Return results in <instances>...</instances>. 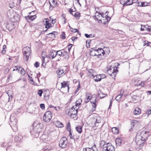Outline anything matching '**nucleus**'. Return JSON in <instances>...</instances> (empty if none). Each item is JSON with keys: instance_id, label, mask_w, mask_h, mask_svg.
I'll use <instances>...</instances> for the list:
<instances>
[{"instance_id": "f257e3e1", "label": "nucleus", "mask_w": 151, "mask_h": 151, "mask_svg": "<svg viewBox=\"0 0 151 151\" xmlns=\"http://www.w3.org/2000/svg\"><path fill=\"white\" fill-rule=\"evenodd\" d=\"M89 125L94 129L101 128L103 124L101 123V118L97 114H91L90 116Z\"/></svg>"}, {"instance_id": "f03ea898", "label": "nucleus", "mask_w": 151, "mask_h": 151, "mask_svg": "<svg viewBox=\"0 0 151 151\" xmlns=\"http://www.w3.org/2000/svg\"><path fill=\"white\" fill-rule=\"evenodd\" d=\"M32 125V129L31 130L30 133L32 135H35V136L37 137L39 135V134L43 131V127L42 124L40 122H39L35 126L34 123Z\"/></svg>"}, {"instance_id": "7ed1b4c3", "label": "nucleus", "mask_w": 151, "mask_h": 151, "mask_svg": "<svg viewBox=\"0 0 151 151\" xmlns=\"http://www.w3.org/2000/svg\"><path fill=\"white\" fill-rule=\"evenodd\" d=\"M92 99V101H91L92 104L93 109L92 110H95L97 105L96 98V97L92 98L91 93H86V97L85 100V102L87 103Z\"/></svg>"}, {"instance_id": "20e7f679", "label": "nucleus", "mask_w": 151, "mask_h": 151, "mask_svg": "<svg viewBox=\"0 0 151 151\" xmlns=\"http://www.w3.org/2000/svg\"><path fill=\"white\" fill-rule=\"evenodd\" d=\"M10 122L9 124L11 127L12 129L15 132L17 131V121L13 116H11L10 117Z\"/></svg>"}, {"instance_id": "39448f33", "label": "nucleus", "mask_w": 151, "mask_h": 151, "mask_svg": "<svg viewBox=\"0 0 151 151\" xmlns=\"http://www.w3.org/2000/svg\"><path fill=\"white\" fill-rule=\"evenodd\" d=\"M115 69L114 67L111 66L109 67V68L107 70V72L112 76L113 78L114 77H115L116 74V73L118 71V70L116 69V68L115 67Z\"/></svg>"}, {"instance_id": "423d86ee", "label": "nucleus", "mask_w": 151, "mask_h": 151, "mask_svg": "<svg viewBox=\"0 0 151 151\" xmlns=\"http://www.w3.org/2000/svg\"><path fill=\"white\" fill-rule=\"evenodd\" d=\"M107 13V12H106L105 14L103 13H99V14L100 15L101 17L103 18V19H101V20H102L101 23L105 24L109 22L111 19V18L108 16L107 14H106Z\"/></svg>"}, {"instance_id": "0eeeda50", "label": "nucleus", "mask_w": 151, "mask_h": 151, "mask_svg": "<svg viewBox=\"0 0 151 151\" xmlns=\"http://www.w3.org/2000/svg\"><path fill=\"white\" fill-rule=\"evenodd\" d=\"M68 140L66 137H62L59 141V145L62 148H65L67 147Z\"/></svg>"}, {"instance_id": "6e6552de", "label": "nucleus", "mask_w": 151, "mask_h": 151, "mask_svg": "<svg viewBox=\"0 0 151 151\" xmlns=\"http://www.w3.org/2000/svg\"><path fill=\"white\" fill-rule=\"evenodd\" d=\"M104 147L103 151H115L114 147L111 143H106V145H105L103 147Z\"/></svg>"}, {"instance_id": "1a4fd4ad", "label": "nucleus", "mask_w": 151, "mask_h": 151, "mask_svg": "<svg viewBox=\"0 0 151 151\" xmlns=\"http://www.w3.org/2000/svg\"><path fill=\"white\" fill-rule=\"evenodd\" d=\"M52 113L50 111H47L43 116V120L46 122H49L51 120L52 116Z\"/></svg>"}, {"instance_id": "9d476101", "label": "nucleus", "mask_w": 151, "mask_h": 151, "mask_svg": "<svg viewBox=\"0 0 151 151\" xmlns=\"http://www.w3.org/2000/svg\"><path fill=\"white\" fill-rule=\"evenodd\" d=\"M65 73V70L60 69H58L56 72L57 76L59 78L64 76Z\"/></svg>"}, {"instance_id": "9b49d317", "label": "nucleus", "mask_w": 151, "mask_h": 151, "mask_svg": "<svg viewBox=\"0 0 151 151\" xmlns=\"http://www.w3.org/2000/svg\"><path fill=\"white\" fill-rule=\"evenodd\" d=\"M142 137L140 135H137L135 137V141L137 144L138 145H140L142 143Z\"/></svg>"}, {"instance_id": "f8f14e48", "label": "nucleus", "mask_w": 151, "mask_h": 151, "mask_svg": "<svg viewBox=\"0 0 151 151\" xmlns=\"http://www.w3.org/2000/svg\"><path fill=\"white\" fill-rule=\"evenodd\" d=\"M56 51H55L53 50H50L48 55L49 58L51 60L53 59L56 56Z\"/></svg>"}, {"instance_id": "ddd939ff", "label": "nucleus", "mask_w": 151, "mask_h": 151, "mask_svg": "<svg viewBox=\"0 0 151 151\" xmlns=\"http://www.w3.org/2000/svg\"><path fill=\"white\" fill-rule=\"evenodd\" d=\"M50 92L48 90H46L43 92L44 98L46 100H47L49 99Z\"/></svg>"}, {"instance_id": "4468645a", "label": "nucleus", "mask_w": 151, "mask_h": 151, "mask_svg": "<svg viewBox=\"0 0 151 151\" xmlns=\"http://www.w3.org/2000/svg\"><path fill=\"white\" fill-rule=\"evenodd\" d=\"M36 17V16L34 15H31L30 16L28 15L26 17V18L27 21L30 22L33 21Z\"/></svg>"}, {"instance_id": "2eb2a0df", "label": "nucleus", "mask_w": 151, "mask_h": 151, "mask_svg": "<svg viewBox=\"0 0 151 151\" xmlns=\"http://www.w3.org/2000/svg\"><path fill=\"white\" fill-rule=\"evenodd\" d=\"M28 52L27 53L24 54L23 53L24 60L25 61H27L29 58V57L31 53H29V52Z\"/></svg>"}, {"instance_id": "dca6fc26", "label": "nucleus", "mask_w": 151, "mask_h": 151, "mask_svg": "<svg viewBox=\"0 0 151 151\" xmlns=\"http://www.w3.org/2000/svg\"><path fill=\"white\" fill-rule=\"evenodd\" d=\"M141 112L140 109L139 108H136L133 111V114L135 115H139Z\"/></svg>"}, {"instance_id": "f3484780", "label": "nucleus", "mask_w": 151, "mask_h": 151, "mask_svg": "<svg viewBox=\"0 0 151 151\" xmlns=\"http://www.w3.org/2000/svg\"><path fill=\"white\" fill-rule=\"evenodd\" d=\"M24 51L23 53L26 54L28 53V52H29V53H31V50L30 48L28 47H24L23 48Z\"/></svg>"}, {"instance_id": "a211bd4d", "label": "nucleus", "mask_w": 151, "mask_h": 151, "mask_svg": "<svg viewBox=\"0 0 151 151\" xmlns=\"http://www.w3.org/2000/svg\"><path fill=\"white\" fill-rule=\"evenodd\" d=\"M139 82L138 80L136 78H134L133 79L132 81V82L134 85H142V82L140 83H137Z\"/></svg>"}, {"instance_id": "6ab92c4d", "label": "nucleus", "mask_w": 151, "mask_h": 151, "mask_svg": "<svg viewBox=\"0 0 151 151\" xmlns=\"http://www.w3.org/2000/svg\"><path fill=\"white\" fill-rule=\"evenodd\" d=\"M46 20L45 21V28H49L51 27V24L50 22H49V19L46 18L45 19Z\"/></svg>"}, {"instance_id": "aec40b11", "label": "nucleus", "mask_w": 151, "mask_h": 151, "mask_svg": "<svg viewBox=\"0 0 151 151\" xmlns=\"http://www.w3.org/2000/svg\"><path fill=\"white\" fill-rule=\"evenodd\" d=\"M63 56H64V58L66 60H67L69 58V54L66 51H64L63 52Z\"/></svg>"}, {"instance_id": "412c9836", "label": "nucleus", "mask_w": 151, "mask_h": 151, "mask_svg": "<svg viewBox=\"0 0 151 151\" xmlns=\"http://www.w3.org/2000/svg\"><path fill=\"white\" fill-rule=\"evenodd\" d=\"M76 129L79 134H81L82 133V126H78L76 127Z\"/></svg>"}, {"instance_id": "4be33fe9", "label": "nucleus", "mask_w": 151, "mask_h": 151, "mask_svg": "<svg viewBox=\"0 0 151 151\" xmlns=\"http://www.w3.org/2000/svg\"><path fill=\"white\" fill-rule=\"evenodd\" d=\"M88 72L90 74L91 76L93 77L95 76L96 74V72L92 69H89L88 70Z\"/></svg>"}, {"instance_id": "5701e85b", "label": "nucleus", "mask_w": 151, "mask_h": 151, "mask_svg": "<svg viewBox=\"0 0 151 151\" xmlns=\"http://www.w3.org/2000/svg\"><path fill=\"white\" fill-rule=\"evenodd\" d=\"M95 48H92L90 50V54L91 56H96L95 53Z\"/></svg>"}, {"instance_id": "b1692460", "label": "nucleus", "mask_w": 151, "mask_h": 151, "mask_svg": "<svg viewBox=\"0 0 151 151\" xmlns=\"http://www.w3.org/2000/svg\"><path fill=\"white\" fill-rule=\"evenodd\" d=\"M98 53L99 54V56L101 55V54H102L103 55H104V54L105 53V52L101 48H99L98 49Z\"/></svg>"}, {"instance_id": "393cba45", "label": "nucleus", "mask_w": 151, "mask_h": 151, "mask_svg": "<svg viewBox=\"0 0 151 151\" xmlns=\"http://www.w3.org/2000/svg\"><path fill=\"white\" fill-rule=\"evenodd\" d=\"M55 125L58 127L61 128L63 127V125L62 123L59 121L56 122Z\"/></svg>"}, {"instance_id": "a878e982", "label": "nucleus", "mask_w": 151, "mask_h": 151, "mask_svg": "<svg viewBox=\"0 0 151 151\" xmlns=\"http://www.w3.org/2000/svg\"><path fill=\"white\" fill-rule=\"evenodd\" d=\"M97 77L99 78L98 80H101V79L104 78L106 77V76L104 74H101L97 75Z\"/></svg>"}, {"instance_id": "bb28decb", "label": "nucleus", "mask_w": 151, "mask_h": 151, "mask_svg": "<svg viewBox=\"0 0 151 151\" xmlns=\"http://www.w3.org/2000/svg\"><path fill=\"white\" fill-rule=\"evenodd\" d=\"M112 132L115 134H117L118 133L119 130L116 127H113L112 128Z\"/></svg>"}, {"instance_id": "cd10ccee", "label": "nucleus", "mask_w": 151, "mask_h": 151, "mask_svg": "<svg viewBox=\"0 0 151 151\" xmlns=\"http://www.w3.org/2000/svg\"><path fill=\"white\" fill-rule=\"evenodd\" d=\"M122 140L120 138H116L115 140V142L116 145L120 146Z\"/></svg>"}, {"instance_id": "c85d7f7f", "label": "nucleus", "mask_w": 151, "mask_h": 151, "mask_svg": "<svg viewBox=\"0 0 151 151\" xmlns=\"http://www.w3.org/2000/svg\"><path fill=\"white\" fill-rule=\"evenodd\" d=\"M78 111V109H76V111H74V113L73 114H70V117L73 118H76V114L77 113Z\"/></svg>"}, {"instance_id": "c756f323", "label": "nucleus", "mask_w": 151, "mask_h": 151, "mask_svg": "<svg viewBox=\"0 0 151 151\" xmlns=\"http://www.w3.org/2000/svg\"><path fill=\"white\" fill-rule=\"evenodd\" d=\"M106 142L104 140H102L101 141L100 143V145L101 147L102 150L103 149L104 147H103L105 145H106Z\"/></svg>"}, {"instance_id": "7c9ffc66", "label": "nucleus", "mask_w": 151, "mask_h": 151, "mask_svg": "<svg viewBox=\"0 0 151 151\" xmlns=\"http://www.w3.org/2000/svg\"><path fill=\"white\" fill-rule=\"evenodd\" d=\"M57 34V33L55 31H54L53 32L47 34V35H51L52 37H55V35H56Z\"/></svg>"}, {"instance_id": "2f4dec72", "label": "nucleus", "mask_w": 151, "mask_h": 151, "mask_svg": "<svg viewBox=\"0 0 151 151\" xmlns=\"http://www.w3.org/2000/svg\"><path fill=\"white\" fill-rule=\"evenodd\" d=\"M146 45L147 46H150L151 47V43L146 40L144 41L143 46Z\"/></svg>"}, {"instance_id": "473e14b6", "label": "nucleus", "mask_w": 151, "mask_h": 151, "mask_svg": "<svg viewBox=\"0 0 151 151\" xmlns=\"http://www.w3.org/2000/svg\"><path fill=\"white\" fill-rule=\"evenodd\" d=\"M82 99H78L76 102V106H79L81 105V103H82Z\"/></svg>"}, {"instance_id": "72a5a7b5", "label": "nucleus", "mask_w": 151, "mask_h": 151, "mask_svg": "<svg viewBox=\"0 0 151 151\" xmlns=\"http://www.w3.org/2000/svg\"><path fill=\"white\" fill-rule=\"evenodd\" d=\"M56 56H61L63 55V52L61 50H58L56 52Z\"/></svg>"}, {"instance_id": "f704fd0d", "label": "nucleus", "mask_w": 151, "mask_h": 151, "mask_svg": "<svg viewBox=\"0 0 151 151\" xmlns=\"http://www.w3.org/2000/svg\"><path fill=\"white\" fill-rule=\"evenodd\" d=\"M20 70H19V73L22 74V75H24L25 73V72L24 70V69L22 67L20 68Z\"/></svg>"}, {"instance_id": "c9c22d12", "label": "nucleus", "mask_w": 151, "mask_h": 151, "mask_svg": "<svg viewBox=\"0 0 151 151\" xmlns=\"http://www.w3.org/2000/svg\"><path fill=\"white\" fill-rule=\"evenodd\" d=\"M74 16L77 19H78L80 17V14L79 13L76 12Z\"/></svg>"}, {"instance_id": "e433bc0d", "label": "nucleus", "mask_w": 151, "mask_h": 151, "mask_svg": "<svg viewBox=\"0 0 151 151\" xmlns=\"http://www.w3.org/2000/svg\"><path fill=\"white\" fill-rule=\"evenodd\" d=\"M100 15H95L94 16V17H95V19H96V20H99V21H101V22H102V20H101V19H100Z\"/></svg>"}, {"instance_id": "4c0bfd02", "label": "nucleus", "mask_w": 151, "mask_h": 151, "mask_svg": "<svg viewBox=\"0 0 151 151\" xmlns=\"http://www.w3.org/2000/svg\"><path fill=\"white\" fill-rule=\"evenodd\" d=\"M75 108H74V107H72L70 109L69 111V113H70V114H73L74 113V111H76V110H75Z\"/></svg>"}, {"instance_id": "58836bf2", "label": "nucleus", "mask_w": 151, "mask_h": 151, "mask_svg": "<svg viewBox=\"0 0 151 151\" xmlns=\"http://www.w3.org/2000/svg\"><path fill=\"white\" fill-rule=\"evenodd\" d=\"M122 97L121 95L119 94L116 97L115 99L117 101H120L121 100Z\"/></svg>"}, {"instance_id": "ea45409f", "label": "nucleus", "mask_w": 151, "mask_h": 151, "mask_svg": "<svg viewBox=\"0 0 151 151\" xmlns=\"http://www.w3.org/2000/svg\"><path fill=\"white\" fill-rule=\"evenodd\" d=\"M73 83L77 85H80V81L78 80L74 79L73 80Z\"/></svg>"}, {"instance_id": "a19ab883", "label": "nucleus", "mask_w": 151, "mask_h": 151, "mask_svg": "<svg viewBox=\"0 0 151 151\" xmlns=\"http://www.w3.org/2000/svg\"><path fill=\"white\" fill-rule=\"evenodd\" d=\"M65 37V32H62L60 38L63 39H64Z\"/></svg>"}, {"instance_id": "79ce46f5", "label": "nucleus", "mask_w": 151, "mask_h": 151, "mask_svg": "<svg viewBox=\"0 0 151 151\" xmlns=\"http://www.w3.org/2000/svg\"><path fill=\"white\" fill-rule=\"evenodd\" d=\"M70 122H68L67 125V127L66 129L68 131L70 130L71 129L70 128Z\"/></svg>"}, {"instance_id": "37998d69", "label": "nucleus", "mask_w": 151, "mask_h": 151, "mask_svg": "<svg viewBox=\"0 0 151 151\" xmlns=\"http://www.w3.org/2000/svg\"><path fill=\"white\" fill-rule=\"evenodd\" d=\"M61 85H69L70 83L69 81H67V82L64 81L61 83Z\"/></svg>"}, {"instance_id": "c03bdc74", "label": "nucleus", "mask_w": 151, "mask_h": 151, "mask_svg": "<svg viewBox=\"0 0 151 151\" xmlns=\"http://www.w3.org/2000/svg\"><path fill=\"white\" fill-rule=\"evenodd\" d=\"M21 67L19 66H15L14 67V69L13 70V71H14V70H18V72H19V70H20V69Z\"/></svg>"}, {"instance_id": "a18cd8bd", "label": "nucleus", "mask_w": 151, "mask_h": 151, "mask_svg": "<svg viewBox=\"0 0 151 151\" xmlns=\"http://www.w3.org/2000/svg\"><path fill=\"white\" fill-rule=\"evenodd\" d=\"M93 77V78L95 81L98 82V81H101L98 80L99 79V78H98L97 77V75H96L95 76H94Z\"/></svg>"}, {"instance_id": "49530a36", "label": "nucleus", "mask_w": 151, "mask_h": 151, "mask_svg": "<svg viewBox=\"0 0 151 151\" xmlns=\"http://www.w3.org/2000/svg\"><path fill=\"white\" fill-rule=\"evenodd\" d=\"M130 0H127L126 2H125L123 4V6H124L126 5H131V4H128V3L129 2Z\"/></svg>"}, {"instance_id": "de8ad7c7", "label": "nucleus", "mask_w": 151, "mask_h": 151, "mask_svg": "<svg viewBox=\"0 0 151 151\" xmlns=\"http://www.w3.org/2000/svg\"><path fill=\"white\" fill-rule=\"evenodd\" d=\"M6 48V46L4 45L3 46V50H2V53L3 54H4L5 53V49Z\"/></svg>"}, {"instance_id": "09e8293b", "label": "nucleus", "mask_w": 151, "mask_h": 151, "mask_svg": "<svg viewBox=\"0 0 151 151\" xmlns=\"http://www.w3.org/2000/svg\"><path fill=\"white\" fill-rule=\"evenodd\" d=\"M91 149L93 150V151H98V150L96 147V145L95 144H94L93 146L91 147Z\"/></svg>"}, {"instance_id": "8fccbe9b", "label": "nucleus", "mask_w": 151, "mask_h": 151, "mask_svg": "<svg viewBox=\"0 0 151 151\" xmlns=\"http://www.w3.org/2000/svg\"><path fill=\"white\" fill-rule=\"evenodd\" d=\"M146 113L148 115H149L151 114V108H150V107L149 109L147 111Z\"/></svg>"}, {"instance_id": "3c124183", "label": "nucleus", "mask_w": 151, "mask_h": 151, "mask_svg": "<svg viewBox=\"0 0 151 151\" xmlns=\"http://www.w3.org/2000/svg\"><path fill=\"white\" fill-rule=\"evenodd\" d=\"M42 90H39L38 91V94L40 96H41L42 95Z\"/></svg>"}, {"instance_id": "603ef678", "label": "nucleus", "mask_w": 151, "mask_h": 151, "mask_svg": "<svg viewBox=\"0 0 151 151\" xmlns=\"http://www.w3.org/2000/svg\"><path fill=\"white\" fill-rule=\"evenodd\" d=\"M147 3L146 2H141V6H147Z\"/></svg>"}, {"instance_id": "864d4df0", "label": "nucleus", "mask_w": 151, "mask_h": 151, "mask_svg": "<svg viewBox=\"0 0 151 151\" xmlns=\"http://www.w3.org/2000/svg\"><path fill=\"white\" fill-rule=\"evenodd\" d=\"M81 89V86H78L77 88L76 91L75 92V93L76 94Z\"/></svg>"}, {"instance_id": "5fc2aeb1", "label": "nucleus", "mask_w": 151, "mask_h": 151, "mask_svg": "<svg viewBox=\"0 0 151 151\" xmlns=\"http://www.w3.org/2000/svg\"><path fill=\"white\" fill-rule=\"evenodd\" d=\"M40 106L41 109H44L45 108V104H40Z\"/></svg>"}, {"instance_id": "6e6d98bb", "label": "nucleus", "mask_w": 151, "mask_h": 151, "mask_svg": "<svg viewBox=\"0 0 151 151\" xmlns=\"http://www.w3.org/2000/svg\"><path fill=\"white\" fill-rule=\"evenodd\" d=\"M69 86H61V89H62L63 88H67L68 90L69 89Z\"/></svg>"}, {"instance_id": "4d7b16f0", "label": "nucleus", "mask_w": 151, "mask_h": 151, "mask_svg": "<svg viewBox=\"0 0 151 151\" xmlns=\"http://www.w3.org/2000/svg\"><path fill=\"white\" fill-rule=\"evenodd\" d=\"M91 148H85L83 149V151H91Z\"/></svg>"}, {"instance_id": "13d9d810", "label": "nucleus", "mask_w": 151, "mask_h": 151, "mask_svg": "<svg viewBox=\"0 0 151 151\" xmlns=\"http://www.w3.org/2000/svg\"><path fill=\"white\" fill-rule=\"evenodd\" d=\"M106 94H104V93H102L101 94L100 96V98L101 99L104 98V97L106 96Z\"/></svg>"}, {"instance_id": "bf43d9fd", "label": "nucleus", "mask_w": 151, "mask_h": 151, "mask_svg": "<svg viewBox=\"0 0 151 151\" xmlns=\"http://www.w3.org/2000/svg\"><path fill=\"white\" fill-rule=\"evenodd\" d=\"M72 45L71 44H69L68 45V51H70V50L71 47H72Z\"/></svg>"}, {"instance_id": "052dcab7", "label": "nucleus", "mask_w": 151, "mask_h": 151, "mask_svg": "<svg viewBox=\"0 0 151 151\" xmlns=\"http://www.w3.org/2000/svg\"><path fill=\"white\" fill-rule=\"evenodd\" d=\"M34 65H35V66L36 68H37L39 66V63L38 62H36L34 64Z\"/></svg>"}, {"instance_id": "680f3d73", "label": "nucleus", "mask_w": 151, "mask_h": 151, "mask_svg": "<svg viewBox=\"0 0 151 151\" xmlns=\"http://www.w3.org/2000/svg\"><path fill=\"white\" fill-rule=\"evenodd\" d=\"M95 53L96 54V55H98V57H99V54L98 53L97 49L96 50L95 48Z\"/></svg>"}, {"instance_id": "e2e57ef3", "label": "nucleus", "mask_w": 151, "mask_h": 151, "mask_svg": "<svg viewBox=\"0 0 151 151\" xmlns=\"http://www.w3.org/2000/svg\"><path fill=\"white\" fill-rule=\"evenodd\" d=\"M145 30H147L148 32H151V26H149L147 29H145Z\"/></svg>"}, {"instance_id": "0e129e2a", "label": "nucleus", "mask_w": 151, "mask_h": 151, "mask_svg": "<svg viewBox=\"0 0 151 151\" xmlns=\"http://www.w3.org/2000/svg\"><path fill=\"white\" fill-rule=\"evenodd\" d=\"M29 80L30 81V83L31 84H33L34 82L33 80L32 77L29 78Z\"/></svg>"}, {"instance_id": "69168bd1", "label": "nucleus", "mask_w": 151, "mask_h": 151, "mask_svg": "<svg viewBox=\"0 0 151 151\" xmlns=\"http://www.w3.org/2000/svg\"><path fill=\"white\" fill-rule=\"evenodd\" d=\"M102 93L100 91V89H99V90L98 91V96H99V97H100V96L101 94Z\"/></svg>"}, {"instance_id": "338daca9", "label": "nucleus", "mask_w": 151, "mask_h": 151, "mask_svg": "<svg viewBox=\"0 0 151 151\" xmlns=\"http://www.w3.org/2000/svg\"><path fill=\"white\" fill-rule=\"evenodd\" d=\"M91 34H90V35H88V34H85V36L86 37V38H89L90 37L91 35Z\"/></svg>"}, {"instance_id": "774afa93", "label": "nucleus", "mask_w": 151, "mask_h": 151, "mask_svg": "<svg viewBox=\"0 0 151 151\" xmlns=\"http://www.w3.org/2000/svg\"><path fill=\"white\" fill-rule=\"evenodd\" d=\"M69 132V136L70 138H72L73 137V136L72 134V133L71 132V130L68 131Z\"/></svg>"}]
</instances>
